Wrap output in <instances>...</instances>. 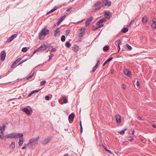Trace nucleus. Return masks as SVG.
<instances>
[{
    "mask_svg": "<svg viewBox=\"0 0 156 156\" xmlns=\"http://www.w3.org/2000/svg\"><path fill=\"white\" fill-rule=\"evenodd\" d=\"M115 44L117 45H118V50L119 51L120 49V44H121V41L120 40H118L115 42Z\"/></svg>",
    "mask_w": 156,
    "mask_h": 156,
    "instance_id": "nucleus-15",
    "label": "nucleus"
},
{
    "mask_svg": "<svg viewBox=\"0 0 156 156\" xmlns=\"http://www.w3.org/2000/svg\"><path fill=\"white\" fill-rule=\"evenodd\" d=\"M128 30V29L127 28L124 27L121 30V31L123 33L127 32Z\"/></svg>",
    "mask_w": 156,
    "mask_h": 156,
    "instance_id": "nucleus-24",
    "label": "nucleus"
},
{
    "mask_svg": "<svg viewBox=\"0 0 156 156\" xmlns=\"http://www.w3.org/2000/svg\"><path fill=\"white\" fill-rule=\"evenodd\" d=\"M100 64V60L99 59H98V60L97 63L96 65L98 66Z\"/></svg>",
    "mask_w": 156,
    "mask_h": 156,
    "instance_id": "nucleus-53",
    "label": "nucleus"
},
{
    "mask_svg": "<svg viewBox=\"0 0 156 156\" xmlns=\"http://www.w3.org/2000/svg\"><path fill=\"white\" fill-rule=\"evenodd\" d=\"M56 51V49L55 48H52L51 49V51Z\"/></svg>",
    "mask_w": 156,
    "mask_h": 156,
    "instance_id": "nucleus-55",
    "label": "nucleus"
},
{
    "mask_svg": "<svg viewBox=\"0 0 156 156\" xmlns=\"http://www.w3.org/2000/svg\"><path fill=\"white\" fill-rule=\"evenodd\" d=\"M23 137H21L19 140V144L20 146H21L23 144Z\"/></svg>",
    "mask_w": 156,
    "mask_h": 156,
    "instance_id": "nucleus-19",
    "label": "nucleus"
},
{
    "mask_svg": "<svg viewBox=\"0 0 156 156\" xmlns=\"http://www.w3.org/2000/svg\"><path fill=\"white\" fill-rule=\"evenodd\" d=\"M136 85L138 86L139 85V83L138 81H137L136 82Z\"/></svg>",
    "mask_w": 156,
    "mask_h": 156,
    "instance_id": "nucleus-63",
    "label": "nucleus"
},
{
    "mask_svg": "<svg viewBox=\"0 0 156 156\" xmlns=\"http://www.w3.org/2000/svg\"><path fill=\"white\" fill-rule=\"evenodd\" d=\"M72 9L71 8H69L66 10L67 11H69Z\"/></svg>",
    "mask_w": 156,
    "mask_h": 156,
    "instance_id": "nucleus-62",
    "label": "nucleus"
},
{
    "mask_svg": "<svg viewBox=\"0 0 156 156\" xmlns=\"http://www.w3.org/2000/svg\"><path fill=\"white\" fill-rule=\"evenodd\" d=\"M46 82L45 80H43L42 81L41 83V85H43L44 83H45Z\"/></svg>",
    "mask_w": 156,
    "mask_h": 156,
    "instance_id": "nucleus-46",
    "label": "nucleus"
},
{
    "mask_svg": "<svg viewBox=\"0 0 156 156\" xmlns=\"http://www.w3.org/2000/svg\"><path fill=\"white\" fill-rule=\"evenodd\" d=\"M116 122L117 123H119L121 122V117L119 115H116L115 116Z\"/></svg>",
    "mask_w": 156,
    "mask_h": 156,
    "instance_id": "nucleus-13",
    "label": "nucleus"
},
{
    "mask_svg": "<svg viewBox=\"0 0 156 156\" xmlns=\"http://www.w3.org/2000/svg\"><path fill=\"white\" fill-rule=\"evenodd\" d=\"M133 22H134V20H133L132 21H131L130 23H129V27H131V24H132V23H133Z\"/></svg>",
    "mask_w": 156,
    "mask_h": 156,
    "instance_id": "nucleus-56",
    "label": "nucleus"
},
{
    "mask_svg": "<svg viewBox=\"0 0 156 156\" xmlns=\"http://www.w3.org/2000/svg\"><path fill=\"white\" fill-rule=\"evenodd\" d=\"M38 51V50H37V48L36 50H35L33 52V54H35Z\"/></svg>",
    "mask_w": 156,
    "mask_h": 156,
    "instance_id": "nucleus-57",
    "label": "nucleus"
},
{
    "mask_svg": "<svg viewBox=\"0 0 156 156\" xmlns=\"http://www.w3.org/2000/svg\"><path fill=\"white\" fill-rule=\"evenodd\" d=\"M75 117V115L74 113H72L69 116V119L70 123H72Z\"/></svg>",
    "mask_w": 156,
    "mask_h": 156,
    "instance_id": "nucleus-4",
    "label": "nucleus"
},
{
    "mask_svg": "<svg viewBox=\"0 0 156 156\" xmlns=\"http://www.w3.org/2000/svg\"><path fill=\"white\" fill-rule=\"evenodd\" d=\"M54 56V55L53 54H51L49 56V59L48 61L50 60V59H52V57Z\"/></svg>",
    "mask_w": 156,
    "mask_h": 156,
    "instance_id": "nucleus-42",
    "label": "nucleus"
},
{
    "mask_svg": "<svg viewBox=\"0 0 156 156\" xmlns=\"http://www.w3.org/2000/svg\"><path fill=\"white\" fill-rule=\"evenodd\" d=\"M102 7H103L102 6H99L98 7L96 8H95V11H97V10H99V9H101V8Z\"/></svg>",
    "mask_w": 156,
    "mask_h": 156,
    "instance_id": "nucleus-37",
    "label": "nucleus"
},
{
    "mask_svg": "<svg viewBox=\"0 0 156 156\" xmlns=\"http://www.w3.org/2000/svg\"><path fill=\"white\" fill-rule=\"evenodd\" d=\"M128 140L129 141H132V140H134V139L132 137H130L129 138Z\"/></svg>",
    "mask_w": 156,
    "mask_h": 156,
    "instance_id": "nucleus-51",
    "label": "nucleus"
},
{
    "mask_svg": "<svg viewBox=\"0 0 156 156\" xmlns=\"http://www.w3.org/2000/svg\"><path fill=\"white\" fill-rule=\"evenodd\" d=\"M45 99L46 100H49L50 97L48 96H46L45 97Z\"/></svg>",
    "mask_w": 156,
    "mask_h": 156,
    "instance_id": "nucleus-50",
    "label": "nucleus"
},
{
    "mask_svg": "<svg viewBox=\"0 0 156 156\" xmlns=\"http://www.w3.org/2000/svg\"><path fill=\"white\" fill-rule=\"evenodd\" d=\"M80 132L81 133H82L83 132V127L82 125V122L81 121L80 122Z\"/></svg>",
    "mask_w": 156,
    "mask_h": 156,
    "instance_id": "nucleus-38",
    "label": "nucleus"
},
{
    "mask_svg": "<svg viewBox=\"0 0 156 156\" xmlns=\"http://www.w3.org/2000/svg\"><path fill=\"white\" fill-rule=\"evenodd\" d=\"M93 19V17H90L85 22V24L87 26L89 25V23L92 21Z\"/></svg>",
    "mask_w": 156,
    "mask_h": 156,
    "instance_id": "nucleus-9",
    "label": "nucleus"
},
{
    "mask_svg": "<svg viewBox=\"0 0 156 156\" xmlns=\"http://www.w3.org/2000/svg\"><path fill=\"white\" fill-rule=\"evenodd\" d=\"M111 2L109 1L108 0H106L105 1V3H104V4H103L102 5V6L104 7L105 6L107 5L108 6H110L111 5Z\"/></svg>",
    "mask_w": 156,
    "mask_h": 156,
    "instance_id": "nucleus-14",
    "label": "nucleus"
},
{
    "mask_svg": "<svg viewBox=\"0 0 156 156\" xmlns=\"http://www.w3.org/2000/svg\"><path fill=\"white\" fill-rule=\"evenodd\" d=\"M23 111L24 112L27 114L28 115L30 114V111L27 108H24L23 109Z\"/></svg>",
    "mask_w": 156,
    "mask_h": 156,
    "instance_id": "nucleus-22",
    "label": "nucleus"
},
{
    "mask_svg": "<svg viewBox=\"0 0 156 156\" xmlns=\"http://www.w3.org/2000/svg\"><path fill=\"white\" fill-rule=\"evenodd\" d=\"M24 62V61L23 60H22V61H21V62H20L19 65H20L22 64V63H23Z\"/></svg>",
    "mask_w": 156,
    "mask_h": 156,
    "instance_id": "nucleus-61",
    "label": "nucleus"
},
{
    "mask_svg": "<svg viewBox=\"0 0 156 156\" xmlns=\"http://www.w3.org/2000/svg\"><path fill=\"white\" fill-rule=\"evenodd\" d=\"M105 21H106V20L105 19V18L102 19L97 22V23H96V24L97 25H99V24H101L102 23H103Z\"/></svg>",
    "mask_w": 156,
    "mask_h": 156,
    "instance_id": "nucleus-16",
    "label": "nucleus"
},
{
    "mask_svg": "<svg viewBox=\"0 0 156 156\" xmlns=\"http://www.w3.org/2000/svg\"><path fill=\"white\" fill-rule=\"evenodd\" d=\"M39 91V90H33L32 91H34V93H37V92H38Z\"/></svg>",
    "mask_w": 156,
    "mask_h": 156,
    "instance_id": "nucleus-59",
    "label": "nucleus"
},
{
    "mask_svg": "<svg viewBox=\"0 0 156 156\" xmlns=\"http://www.w3.org/2000/svg\"><path fill=\"white\" fill-rule=\"evenodd\" d=\"M84 34V31H81L78 34V36L80 37H82Z\"/></svg>",
    "mask_w": 156,
    "mask_h": 156,
    "instance_id": "nucleus-29",
    "label": "nucleus"
},
{
    "mask_svg": "<svg viewBox=\"0 0 156 156\" xmlns=\"http://www.w3.org/2000/svg\"><path fill=\"white\" fill-rule=\"evenodd\" d=\"M66 17V16L64 15L60 18V19L56 23V24L58 26L59 24L64 20Z\"/></svg>",
    "mask_w": 156,
    "mask_h": 156,
    "instance_id": "nucleus-11",
    "label": "nucleus"
},
{
    "mask_svg": "<svg viewBox=\"0 0 156 156\" xmlns=\"http://www.w3.org/2000/svg\"><path fill=\"white\" fill-rule=\"evenodd\" d=\"M57 8L54 7V8L51 9L50 11L47 14H48L51 12H52L55 11L57 9Z\"/></svg>",
    "mask_w": 156,
    "mask_h": 156,
    "instance_id": "nucleus-34",
    "label": "nucleus"
},
{
    "mask_svg": "<svg viewBox=\"0 0 156 156\" xmlns=\"http://www.w3.org/2000/svg\"><path fill=\"white\" fill-rule=\"evenodd\" d=\"M65 45L67 48H69L71 46V44L69 42L67 41L65 43Z\"/></svg>",
    "mask_w": 156,
    "mask_h": 156,
    "instance_id": "nucleus-30",
    "label": "nucleus"
},
{
    "mask_svg": "<svg viewBox=\"0 0 156 156\" xmlns=\"http://www.w3.org/2000/svg\"><path fill=\"white\" fill-rule=\"evenodd\" d=\"M113 58V57H111L107 59L103 63V66H105L108 62L112 60Z\"/></svg>",
    "mask_w": 156,
    "mask_h": 156,
    "instance_id": "nucleus-18",
    "label": "nucleus"
},
{
    "mask_svg": "<svg viewBox=\"0 0 156 156\" xmlns=\"http://www.w3.org/2000/svg\"><path fill=\"white\" fill-rule=\"evenodd\" d=\"M126 45L127 46V48L129 50H131L132 49V47L129 45L128 44H126Z\"/></svg>",
    "mask_w": 156,
    "mask_h": 156,
    "instance_id": "nucleus-40",
    "label": "nucleus"
},
{
    "mask_svg": "<svg viewBox=\"0 0 156 156\" xmlns=\"http://www.w3.org/2000/svg\"><path fill=\"white\" fill-rule=\"evenodd\" d=\"M124 74L128 76H129L131 75V73L127 69H125L124 71Z\"/></svg>",
    "mask_w": 156,
    "mask_h": 156,
    "instance_id": "nucleus-17",
    "label": "nucleus"
},
{
    "mask_svg": "<svg viewBox=\"0 0 156 156\" xmlns=\"http://www.w3.org/2000/svg\"><path fill=\"white\" fill-rule=\"evenodd\" d=\"M101 3V2L100 1H98L96 2V3H95L94 5V7H97L98 6H99V5H100Z\"/></svg>",
    "mask_w": 156,
    "mask_h": 156,
    "instance_id": "nucleus-27",
    "label": "nucleus"
},
{
    "mask_svg": "<svg viewBox=\"0 0 156 156\" xmlns=\"http://www.w3.org/2000/svg\"><path fill=\"white\" fill-rule=\"evenodd\" d=\"M79 47L78 45H75L73 47V50L75 52H77L79 50Z\"/></svg>",
    "mask_w": 156,
    "mask_h": 156,
    "instance_id": "nucleus-23",
    "label": "nucleus"
},
{
    "mask_svg": "<svg viewBox=\"0 0 156 156\" xmlns=\"http://www.w3.org/2000/svg\"><path fill=\"white\" fill-rule=\"evenodd\" d=\"M29 48V47H24L22 48V51L23 52H26Z\"/></svg>",
    "mask_w": 156,
    "mask_h": 156,
    "instance_id": "nucleus-25",
    "label": "nucleus"
},
{
    "mask_svg": "<svg viewBox=\"0 0 156 156\" xmlns=\"http://www.w3.org/2000/svg\"><path fill=\"white\" fill-rule=\"evenodd\" d=\"M98 67V66L97 65H95L94 67L92 70L91 71V72L94 73L95 71L96 70V69H97Z\"/></svg>",
    "mask_w": 156,
    "mask_h": 156,
    "instance_id": "nucleus-28",
    "label": "nucleus"
},
{
    "mask_svg": "<svg viewBox=\"0 0 156 156\" xmlns=\"http://www.w3.org/2000/svg\"><path fill=\"white\" fill-rule=\"evenodd\" d=\"M63 101L64 103H66L67 102L68 100L66 98H65L64 99Z\"/></svg>",
    "mask_w": 156,
    "mask_h": 156,
    "instance_id": "nucleus-47",
    "label": "nucleus"
},
{
    "mask_svg": "<svg viewBox=\"0 0 156 156\" xmlns=\"http://www.w3.org/2000/svg\"><path fill=\"white\" fill-rule=\"evenodd\" d=\"M152 126L154 128H156V124H152Z\"/></svg>",
    "mask_w": 156,
    "mask_h": 156,
    "instance_id": "nucleus-60",
    "label": "nucleus"
},
{
    "mask_svg": "<svg viewBox=\"0 0 156 156\" xmlns=\"http://www.w3.org/2000/svg\"><path fill=\"white\" fill-rule=\"evenodd\" d=\"M85 30H86V29L85 28H81L80 29V30H82L83 31H84H84H85Z\"/></svg>",
    "mask_w": 156,
    "mask_h": 156,
    "instance_id": "nucleus-58",
    "label": "nucleus"
},
{
    "mask_svg": "<svg viewBox=\"0 0 156 156\" xmlns=\"http://www.w3.org/2000/svg\"><path fill=\"white\" fill-rule=\"evenodd\" d=\"M151 27L152 29H155L156 28V23H152L151 25Z\"/></svg>",
    "mask_w": 156,
    "mask_h": 156,
    "instance_id": "nucleus-26",
    "label": "nucleus"
},
{
    "mask_svg": "<svg viewBox=\"0 0 156 156\" xmlns=\"http://www.w3.org/2000/svg\"><path fill=\"white\" fill-rule=\"evenodd\" d=\"M23 134L21 133H11L5 136V138H18V137H23Z\"/></svg>",
    "mask_w": 156,
    "mask_h": 156,
    "instance_id": "nucleus-2",
    "label": "nucleus"
},
{
    "mask_svg": "<svg viewBox=\"0 0 156 156\" xmlns=\"http://www.w3.org/2000/svg\"><path fill=\"white\" fill-rule=\"evenodd\" d=\"M40 137L39 136L35 138H32L30 139L27 145L30 144H34L37 143L38 140L40 139Z\"/></svg>",
    "mask_w": 156,
    "mask_h": 156,
    "instance_id": "nucleus-3",
    "label": "nucleus"
},
{
    "mask_svg": "<svg viewBox=\"0 0 156 156\" xmlns=\"http://www.w3.org/2000/svg\"><path fill=\"white\" fill-rule=\"evenodd\" d=\"M15 143L14 142H12L10 145V147L13 149H14L15 148Z\"/></svg>",
    "mask_w": 156,
    "mask_h": 156,
    "instance_id": "nucleus-32",
    "label": "nucleus"
},
{
    "mask_svg": "<svg viewBox=\"0 0 156 156\" xmlns=\"http://www.w3.org/2000/svg\"><path fill=\"white\" fill-rule=\"evenodd\" d=\"M70 33V30H66V35L67 36Z\"/></svg>",
    "mask_w": 156,
    "mask_h": 156,
    "instance_id": "nucleus-36",
    "label": "nucleus"
},
{
    "mask_svg": "<svg viewBox=\"0 0 156 156\" xmlns=\"http://www.w3.org/2000/svg\"><path fill=\"white\" fill-rule=\"evenodd\" d=\"M104 26V25L103 24H101L99 26H98V27H96V28H92V30L93 31H95L96 30L98 29L99 28H101L102 27H103Z\"/></svg>",
    "mask_w": 156,
    "mask_h": 156,
    "instance_id": "nucleus-20",
    "label": "nucleus"
},
{
    "mask_svg": "<svg viewBox=\"0 0 156 156\" xmlns=\"http://www.w3.org/2000/svg\"><path fill=\"white\" fill-rule=\"evenodd\" d=\"M103 50L105 51H107L108 50V46H105L103 48Z\"/></svg>",
    "mask_w": 156,
    "mask_h": 156,
    "instance_id": "nucleus-44",
    "label": "nucleus"
},
{
    "mask_svg": "<svg viewBox=\"0 0 156 156\" xmlns=\"http://www.w3.org/2000/svg\"><path fill=\"white\" fill-rule=\"evenodd\" d=\"M22 58H19L18 59H16L15 61L17 63L19 62H20Z\"/></svg>",
    "mask_w": 156,
    "mask_h": 156,
    "instance_id": "nucleus-43",
    "label": "nucleus"
},
{
    "mask_svg": "<svg viewBox=\"0 0 156 156\" xmlns=\"http://www.w3.org/2000/svg\"><path fill=\"white\" fill-rule=\"evenodd\" d=\"M51 139V137L50 136L48 137L47 138L45 139L44 140L43 142L42 143V144L44 145L47 144L50 141Z\"/></svg>",
    "mask_w": 156,
    "mask_h": 156,
    "instance_id": "nucleus-12",
    "label": "nucleus"
},
{
    "mask_svg": "<svg viewBox=\"0 0 156 156\" xmlns=\"http://www.w3.org/2000/svg\"><path fill=\"white\" fill-rule=\"evenodd\" d=\"M47 48V47L45 45H42L40 47L38 48L37 50H38V51L40 52H42L44 50H45Z\"/></svg>",
    "mask_w": 156,
    "mask_h": 156,
    "instance_id": "nucleus-5",
    "label": "nucleus"
},
{
    "mask_svg": "<svg viewBox=\"0 0 156 156\" xmlns=\"http://www.w3.org/2000/svg\"><path fill=\"white\" fill-rule=\"evenodd\" d=\"M33 94H34V91H32V92H31V93H30V94L28 95V97H30V96H31V95H32Z\"/></svg>",
    "mask_w": 156,
    "mask_h": 156,
    "instance_id": "nucleus-49",
    "label": "nucleus"
},
{
    "mask_svg": "<svg viewBox=\"0 0 156 156\" xmlns=\"http://www.w3.org/2000/svg\"><path fill=\"white\" fill-rule=\"evenodd\" d=\"M0 138L1 139H3V133L2 131L1 132H0Z\"/></svg>",
    "mask_w": 156,
    "mask_h": 156,
    "instance_id": "nucleus-35",
    "label": "nucleus"
},
{
    "mask_svg": "<svg viewBox=\"0 0 156 156\" xmlns=\"http://www.w3.org/2000/svg\"><path fill=\"white\" fill-rule=\"evenodd\" d=\"M137 119L139 120H141V118L140 116H138Z\"/></svg>",
    "mask_w": 156,
    "mask_h": 156,
    "instance_id": "nucleus-64",
    "label": "nucleus"
},
{
    "mask_svg": "<svg viewBox=\"0 0 156 156\" xmlns=\"http://www.w3.org/2000/svg\"><path fill=\"white\" fill-rule=\"evenodd\" d=\"M152 21L153 23H156V18H153L152 19Z\"/></svg>",
    "mask_w": 156,
    "mask_h": 156,
    "instance_id": "nucleus-52",
    "label": "nucleus"
},
{
    "mask_svg": "<svg viewBox=\"0 0 156 156\" xmlns=\"http://www.w3.org/2000/svg\"><path fill=\"white\" fill-rule=\"evenodd\" d=\"M16 64H17V63L15 61H14L13 62V64H12V65L11 66V68H14V66L16 65Z\"/></svg>",
    "mask_w": 156,
    "mask_h": 156,
    "instance_id": "nucleus-41",
    "label": "nucleus"
},
{
    "mask_svg": "<svg viewBox=\"0 0 156 156\" xmlns=\"http://www.w3.org/2000/svg\"><path fill=\"white\" fill-rule=\"evenodd\" d=\"M126 129H123L118 133L120 134H124L125 131L126 130Z\"/></svg>",
    "mask_w": 156,
    "mask_h": 156,
    "instance_id": "nucleus-33",
    "label": "nucleus"
},
{
    "mask_svg": "<svg viewBox=\"0 0 156 156\" xmlns=\"http://www.w3.org/2000/svg\"><path fill=\"white\" fill-rule=\"evenodd\" d=\"M60 28V27H58L55 31L54 36H55V37H58L60 36V31L59 30Z\"/></svg>",
    "mask_w": 156,
    "mask_h": 156,
    "instance_id": "nucleus-8",
    "label": "nucleus"
},
{
    "mask_svg": "<svg viewBox=\"0 0 156 156\" xmlns=\"http://www.w3.org/2000/svg\"><path fill=\"white\" fill-rule=\"evenodd\" d=\"M105 150L106 151H107L108 152H109V153H112V152L110 150H109L107 148H105Z\"/></svg>",
    "mask_w": 156,
    "mask_h": 156,
    "instance_id": "nucleus-54",
    "label": "nucleus"
},
{
    "mask_svg": "<svg viewBox=\"0 0 156 156\" xmlns=\"http://www.w3.org/2000/svg\"><path fill=\"white\" fill-rule=\"evenodd\" d=\"M147 19L146 16H144V17L142 18V21L143 23H146L147 22Z\"/></svg>",
    "mask_w": 156,
    "mask_h": 156,
    "instance_id": "nucleus-21",
    "label": "nucleus"
},
{
    "mask_svg": "<svg viewBox=\"0 0 156 156\" xmlns=\"http://www.w3.org/2000/svg\"><path fill=\"white\" fill-rule=\"evenodd\" d=\"M111 16V13L109 11H106L105 13V17L107 19L110 18Z\"/></svg>",
    "mask_w": 156,
    "mask_h": 156,
    "instance_id": "nucleus-10",
    "label": "nucleus"
},
{
    "mask_svg": "<svg viewBox=\"0 0 156 156\" xmlns=\"http://www.w3.org/2000/svg\"><path fill=\"white\" fill-rule=\"evenodd\" d=\"M17 36V34H15L12 35L10 37L9 39L7 40V42H9L12 41Z\"/></svg>",
    "mask_w": 156,
    "mask_h": 156,
    "instance_id": "nucleus-7",
    "label": "nucleus"
},
{
    "mask_svg": "<svg viewBox=\"0 0 156 156\" xmlns=\"http://www.w3.org/2000/svg\"><path fill=\"white\" fill-rule=\"evenodd\" d=\"M66 40L65 36L64 35H63L61 37V41L62 42H64Z\"/></svg>",
    "mask_w": 156,
    "mask_h": 156,
    "instance_id": "nucleus-31",
    "label": "nucleus"
},
{
    "mask_svg": "<svg viewBox=\"0 0 156 156\" xmlns=\"http://www.w3.org/2000/svg\"><path fill=\"white\" fill-rule=\"evenodd\" d=\"M34 73V72L32 73V74H31V75L29 76H28L27 78V80H29V79H30V78H31L33 76Z\"/></svg>",
    "mask_w": 156,
    "mask_h": 156,
    "instance_id": "nucleus-39",
    "label": "nucleus"
},
{
    "mask_svg": "<svg viewBox=\"0 0 156 156\" xmlns=\"http://www.w3.org/2000/svg\"><path fill=\"white\" fill-rule=\"evenodd\" d=\"M6 124H7L8 123L7 122H5V123H4L2 125V127H3L4 130H5Z\"/></svg>",
    "mask_w": 156,
    "mask_h": 156,
    "instance_id": "nucleus-45",
    "label": "nucleus"
},
{
    "mask_svg": "<svg viewBox=\"0 0 156 156\" xmlns=\"http://www.w3.org/2000/svg\"><path fill=\"white\" fill-rule=\"evenodd\" d=\"M122 87L123 90H125L126 88V86L124 84H123L122 85Z\"/></svg>",
    "mask_w": 156,
    "mask_h": 156,
    "instance_id": "nucleus-48",
    "label": "nucleus"
},
{
    "mask_svg": "<svg viewBox=\"0 0 156 156\" xmlns=\"http://www.w3.org/2000/svg\"><path fill=\"white\" fill-rule=\"evenodd\" d=\"M50 31L46 27H44L39 34V38L41 40L44 37L47 35L49 34Z\"/></svg>",
    "mask_w": 156,
    "mask_h": 156,
    "instance_id": "nucleus-1",
    "label": "nucleus"
},
{
    "mask_svg": "<svg viewBox=\"0 0 156 156\" xmlns=\"http://www.w3.org/2000/svg\"><path fill=\"white\" fill-rule=\"evenodd\" d=\"M1 60L2 61L4 60L5 56H6V53L5 51H2L1 53Z\"/></svg>",
    "mask_w": 156,
    "mask_h": 156,
    "instance_id": "nucleus-6",
    "label": "nucleus"
}]
</instances>
